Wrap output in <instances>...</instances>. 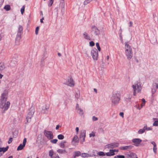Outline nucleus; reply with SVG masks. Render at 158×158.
<instances>
[{
    "instance_id": "nucleus-1",
    "label": "nucleus",
    "mask_w": 158,
    "mask_h": 158,
    "mask_svg": "<svg viewBox=\"0 0 158 158\" xmlns=\"http://www.w3.org/2000/svg\"><path fill=\"white\" fill-rule=\"evenodd\" d=\"M125 54L128 60H130L133 56V52L131 47L127 42L125 43Z\"/></svg>"
},
{
    "instance_id": "nucleus-2",
    "label": "nucleus",
    "mask_w": 158,
    "mask_h": 158,
    "mask_svg": "<svg viewBox=\"0 0 158 158\" xmlns=\"http://www.w3.org/2000/svg\"><path fill=\"white\" fill-rule=\"evenodd\" d=\"M120 99V95L118 93H114L111 97L112 105L116 106L119 102Z\"/></svg>"
},
{
    "instance_id": "nucleus-3",
    "label": "nucleus",
    "mask_w": 158,
    "mask_h": 158,
    "mask_svg": "<svg viewBox=\"0 0 158 158\" xmlns=\"http://www.w3.org/2000/svg\"><path fill=\"white\" fill-rule=\"evenodd\" d=\"M28 111V112L26 117L27 122L25 123L26 124L30 122L31 118L33 117L35 112V107L33 105L30 108Z\"/></svg>"
},
{
    "instance_id": "nucleus-4",
    "label": "nucleus",
    "mask_w": 158,
    "mask_h": 158,
    "mask_svg": "<svg viewBox=\"0 0 158 158\" xmlns=\"http://www.w3.org/2000/svg\"><path fill=\"white\" fill-rule=\"evenodd\" d=\"M7 93L6 91L3 93L1 95L0 99V108H3L6 105V102L7 101Z\"/></svg>"
},
{
    "instance_id": "nucleus-5",
    "label": "nucleus",
    "mask_w": 158,
    "mask_h": 158,
    "mask_svg": "<svg viewBox=\"0 0 158 158\" xmlns=\"http://www.w3.org/2000/svg\"><path fill=\"white\" fill-rule=\"evenodd\" d=\"M132 88L133 89V95L136 96V90L138 93H139L141 91L142 88L140 83H137L132 85Z\"/></svg>"
},
{
    "instance_id": "nucleus-6",
    "label": "nucleus",
    "mask_w": 158,
    "mask_h": 158,
    "mask_svg": "<svg viewBox=\"0 0 158 158\" xmlns=\"http://www.w3.org/2000/svg\"><path fill=\"white\" fill-rule=\"evenodd\" d=\"M64 84L67 85L71 87H73L75 85L73 80L70 76L64 82Z\"/></svg>"
},
{
    "instance_id": "nucleus-7",
    "label": "nucleus",
    "mask_w": 158,
    "mask_h": 158,
    "mask_svg": "<svg viewBox=\"0 0 158 158\" xmlns=\"http://www.w3.org/2000/svg\"><path fill=\"white\" fill-rule=\"evenodd\" d=\"M44 134L45 136L49 139H52L53 138V135L52 131L45 130L44 131Z\"/></svg>"
},
{
    "instance_id": "nucleus-8",
    "label": "nucleus",
    "mask_w": 158,
    "mask_h": 158,
    "mask_svg": "<svg viewBox=\"0 0 158 158\" xmlns=\"http://www.w3.org/2000/svg\"><path fill=\"white\" fill-rule=\"evenodd\" d=\"M91 54L94 60H98V51L96 48L91 51Z\"/></svg>"
},
{
    "instance_id": "nucleus-9",
    "label": "nucleus",
    "mask_w": 158,
    "mask_h": 158,
    "mask_svg": "<svg viewBox=\"0 0 158 158\" xmlns=\"http://www.w3.org/2000/svg\"><path fill=\"white\" fill-rule=\"evenodd\" d=\"M86 136V131L83 130L81 131L80 135V140L82 141V143L85 141V138Z\"/></svg>"
},
{
    "instance_id": "nucleus-10",
    "label": "nucleus",
    "mask_w": 158,
    "mask_h": 158,
    "mask_svg": "<svg viewBox=\"0 0 158 158\" xmlns=\"http://www.w3.org/2000/svg\"><path fill=\"white\" fill-rule=\"evenodd\" d=\"M119 145V143L117 142H114L108 144L106 145L108 148H114L118 147Z\"/></svg>"
},
{
    "instance_id": "nucleus-11",
    "label": "nucleus",
    "mask_w": 158,
    "mask_h": 158,
    "mask_svg": "<svg viewBox=\"0 0 158 158\" xmlns=\"http://www.w3.org/2000/svg\"><path fill=\"white\" fill-rule=\"evenodd\" d=\"M27 142V139L25 138L23 139V144H20L18 147L17 148V151H19L22 150L25 147Z\"/></svg>"
},
{
    "instance_id": "nucleus-12",
    "label": "nucleus",
    "mask_w": 158,
    "mask_h": 158,
    "mask_svg": "<svg viewBox=\"0 0 158 158\" xmlns=\"http://www.w3.org/2000/svg\"><path fill=\"white\" fill-rule=\"evenodd\" d=\"M141 139L139 138H135L132 139V142L134 143V145L136 146H138L139 144L142 142Z\"/></svg>"
},
{
    "instance_id": "nucleus-13",
    "label": "nucleus",
    "mask_w": 158,
    "mask_h": 158,
    "mask_svg": "<svg viewBox=\"0 0 158 158\" xmlns=\"http://www.w3.org/2000/svg\"><path fill=\"white\" fill-rule=\"evenodd\" d=\"M125 157L126 158H134L135 157H137V155L136 154L131 152L127 154H125Z\"/></svg>"
},
{
    "instance_id": "nucleus-14",
    "label": "nucleus",
    "mask_w": 158,
    "mask_h": 158,
    "mask_svg": "<svg viewBox=\"0 0 158 158\" xmlns=\"http://www.w3.org/2000/svg\"><path fill=\"white\" fill-rule=\"evenodd\" d=\"M92 31L96 35H98L100 34V31L95 26H93L92 27Z\"/></svg>"
},
{
    "instance_id": "nucleus-15",
    "label": "nucleus",
    "mask_w": 158,
    "mask_h": 158,
    "mask_svg": "<svg viewBox=\"0 0 158 158\" xmlns=\"http://www.w3.org/2000/svg\"><path fill=\"white\" fill-rule=\"evenodd\" d=\"M133 147V146L130 145L125 146H121L119 148L120 149L122 150L129 151Z\"/></svg>"
},
{
    "instance_id": "nucleus-16",
    "label": "nucleus",
    "mask_w": 158,
    "mask_h": 158,
    "mask_svg": "<svg viewBox=\"0 0 158 158\" xmlns=\"http://www.w3.org/2000/svg\"><path fill=\"white\" fill-rule=\"evenodd\" d=\"M49 106L45 105L42 107L41 112L43 113H46L48 112V110L49 109Z\"/></svg>"
},
{
    "instance_id": "nucleus-17",
    "label": "nucleus",
    "mask_w": 158,
    "mask_h": 158,
    "mask_svg": "<svg viewBox=\"0 0 158 158\" xmlns=\"http://www.w3.org/2000/svg\"><path fill=\"white\" fill-rule=\"evenodd\" d=\"M22 34L17 33L15 38V43L17 45L19 44V42L21 38V35Z\"/></svg>"
},
{
    "instance_id": "nucleus-18",
    "label": "nucleus",
    "mask_w": 158,
    "mask_h": 158,
    "mask_svg": "<svg viewBox=\"0 0 158 158\" xmlns=\"http://www.w3.org/2000/svg\"><path fill=\"white\" fill-rule=\"evenodd\" d=\"M114 151L115 150H112V149H110L109 151V152H106L105 154L107 156H114L115 155Z\"/></svg>"
},
{
    "instance_id": "nucleus-19",
    "label": "nucleus",
    "mask_w": 158,
    "mask_h": 158,
    "mask_svg": "<svg viewBox=\"0 0 158 158\" xmlns=\"http://www.w3.org/2000/svg\"><path fill=\"white\" fill-rule=\"evenodd\" d=\"M158 88V85L155 83V85H154L153 86L152 88V94H154L156 91V89Z\"/></svg>"
},
{
    "instance_id": "nucleus-20",
    "label": "nucleus",
    "mask_w": 158,
    "mask_h": 158,
    "mask_svg": "<svg viewBox=\"0 0 158 158\" xmlns=\"http://www.w3.org/2000/svg\"><path fill=\"white\" fill-rule=\"evenodd\" d=\"M16 59L15 58L12 59L10 63V65L11 67H14L15 66L16 63Z\"/></svg>"
},
{
    "instance_id": "nucleus-21",
    "label": "nucleus",
    "mask_w": 158,
    "mask_h": 158,
    "mask_svg": "<svg viewBox=\"0 0 158 158\" xmlns=\"http://www.w3.org/2000/svg\"><path fill=\"white\" fill-rule=\"evenodd\" d=\"M81 154L80 151H77L75 152L73 154V157L74 158H75L76 157L79 156H81Z\"/></svg>"
},
{
    "instance_id": "nucleus-22",
    "label": "nucleus",
    "mask_w": 158,
    "mask_h": 158,
    "mask_svg": "<svg viewBox=\"0 0 158 158\" xmlns=\"http://www.w3.org/2000/svg\"><path fill=\"white\" fill-rule=\"evenodd\" d=\"M83 35L84 36V38L87 39L88 40H90L91 38L88 35V34L86 33V32H85L83 34Z\"/></svg>"
},
{
    "instance_id": "nucleus-23",
    "label": "nucleus",
    "mask_w": 158,
    "mask_h": 158,
    "mask_svg": "<svg viewBox=\"0 0 158 158\" xmlns=\"http://www.w3.org/2000/svg\"><path fill=\"white\" fill-rule=\"evenodd\" d=\"M17 33L22 34L23 33V28L21 25H19Z\"/></svg>"
},
{
    "instance_id": "nucleus-24",
    "label": "nucleus",
    "mask_w": 158,
    "mask_h": 158,
    "mask_svg": "<svg viewBox=\"0 0 158 158\" xmlns=\"http://www.w3.org/2000/svg\"><path fill=\"white\" fill-rule=\"evenodd\" d=\"M78 142L79 139L78 136L76 135H75L72 139V143H73V142L78 143Z\"/></svg>"
},
{
    "instance_id": "nucleus-25",
    "label": "nucleus",
    "mask_w": 158,
    "mask_h": 158,
    "mask_svg": "<svg viewBox=\"0 0 158 158\" xmlns=\"http://www.w3.org/2000/svg\"><path fill=\"white\" fill-rule=\"evenodd\" d=\"M9 148L8 146H7L6 148H0V152H3V153L6 151Z\"/></svg>"
},
{
    "instance_id": "nucleus-26",
    "label": "nucleus",
    "mask_w": 158,
    "mask_h": 158,
    "mask_svg": "<svg viewBox=\"0 0 158 158\" xmlns=\"http://www.w3.org/2000/svg\"><path fill=\"white\" fill-rule=\"evenodd\" d=\"M6 68V66L2 62H0V71H2Z\"/></svg>"
},
{
    "instance_id": "nucleus-27",
    "label": "nucleus",
    "mask_w": 158,
    "mask_h": 158,
    "mask_svg": "<svg viewBox=\"0 0 158 158\" xmlns=\"http://www.w3.org/2000/svg\"><path fill=\"white\" fill-rule=\"evenodd\" d=\"M65 141H62L60 144V146L62 148H64L65 147L64 143H66Z\"/></svg>"
},
{
    "instance_id": "nucleus-28",
    "label": "nucleus",
    "mask_w": 158,
    "mask_h": 158,
    "mask_svg": "<svg viewBox=\"0 0 158 158\" xmlns=\"http://www.w3.org/2000/svg\"><path fill=\"white\" fill-rule=\"evenodd\" d=\"M57 152L61 154H64L66 153V151L64 149H59L57 150Z\"/></svg>"
},
{
    "instance_id": "nucleus-29",
    "label": "nucleus",
    "mask_w": 158,
    "mask_h": 158,
    "mask_svg": "<svg viewBox=\"0 0 158 158\" xmlns=\"http://www.w3.org/2000/svg\"><path fill=\"white\" fill-rule=\"evenodd\" d=\"M4 8L6 11H9L10 10L11 7L10 5H7L4 6Z\"/></svg>"
},
{
    "instance_id": "nucleus-30",
    "label": "nucleus",
    "mask_w": 158,
    "mask_h": 158,
    "mask_svg": "<svg viewBox=\"0 0 158 158\" xmlns=\"http://www.w3.org/2000/svg\"><path fill=\"white\" fill-rule=\"evenodd\" d=\"M10 105V102H9L8 101L6 102V105H5V106H4V110H6L8 109V108L9 106Z\"/></svg>"
},
{
    "instance_id": "nucleus-31",
    "label": "nucleus",
    "mask_w": 158,
    "mask_h": 158,
    "mask_svg": "<svg viewBox=\"0 0 158 158\" xmlns=\"http://www.w3.org/2000/svg\"><path fill=\"white\" fill-rule=\"evenodd\" d=\"M77 110V112L80 115H82L83 114V111L82 109L80 108H78V109Z\"/></svg>"
},
{
    "instance_id": "nucleus-32",
    "label": "nucleus",
    "mask_w": 158,
    "mask_h": 158,
    "mask_svg": "<svg viewBox=\"0 0 158 158\" xmlns=\"http://www.w3.org/2000/svg\"><path fill=\"white\" fill-rule=\"evenodd\" d=\"M89 154L87 153H84L81 154V156L83 157H89Z\"/></svg>"
},
{
    "instance_id": "nucleus-33",
    "label": "nucleus",
    "mask_w": 158,
    "mask_h": 158,
    "mask_svg": "<svg viewBox=\"0 0 158 158\" xmlns=\"http://www.w3.org/2000/svg\"><path fill=\"white\" fill-rule=\"evenodd\" d=\"M60 5L61 7H63L65 6L64 0H60Z\"/></svg>"
},
{
    "instance_id": "nucleus-34",
    "label": "nucleus",
    "mask_w": 158,
    "mask_h": 158,
    "mask_svg": "<svg viewBox=\"0 0 158 158\" xmlns=\"http://www.w3.org/2000/svg\"><path fill=\"white\" fill-rule=\"evenodd\" d=\"M145 131V129L144 128V127L142 129H140L138 131V133L139 134H141L143 133Z\"/></svg>"
},
{
    "instance_id": "nucleus-35",
    "label": "nucleus",
    "mask_w": 158,
    "mask_h": 158,
    "mask_svg": "<svg viewBox=\"0 0 158 158\" xmlns=\"http://www.w3.org/2000/svg\"><path fill=\"white\" fill-rule=\"evenodd\" d=\"M97 154L99 156H105L106 155L105 154L104 152H99L97 153Z\"/></svg>"
},
{
    "instance_id": "nucleus-36",
    "label": "nucleus",
    "mask_w": 158,
    "mask_h": 158,
    "mask_svg": "<svg viewBox=\"0 0 158 158\" xmlns=\"http://www.w3.org/2000/svg\"><path fill=\"white\" fill-rule=\"evenodd\" d=\"M57 137L59 139L62 140L64 139V136L62 134H60L57 136Z\"/></svg>"
},
{
    "instance_id": "nucleus-37",
    "label": "nucleus",
    "mask_w": 158,
    "mask_h": 158,
    "mask_svg": "<svg viewBox=\"0 0 158 158\" xmlns=\"http://www.w3.org/2000/svg\"><path fill=\"white\" fill-rule=\"evenodd\" d=\"M114 158H125V156L123 155H119L114 156Z\"/></svg>"
},
{
    "instance_id": "nucleus-38",
    "label": "nucleus",
    "mask_w": 158,
    "mask_h": 158,
    "mask_svg": "<svg viewBox=\"0 0 158 158\" xmlns=\"http://www.w3.org/2000/svg\"><path fill=\"white\" fill-rule=\"evenodd\" d=\"M54 152L52 150H50L49 152V155L52 158Z\"/></svg>"
},
{
    "instance_id": "nucleus-39",
    "label": "nucleus",
    "mask_w": 158,
    "mask_h": 158,
    "mask_svg": "<svg viewBox=\"0 0 158 158\" xmlns=\"http://www.w3.org/2000/svg\"><path fill=\"white\" fill-rule=\"evenodd\" d=\"M25 6H23L22 7L21 9V13L22 15H23L25 10Z\"/></svg>"
},
{
    "instance_id": "nucleus-40",
    "label": "nucleus",
    "mask_w": 158,
    "mask_h": 158,
    "mask_svg": "<svg viewBox=\"0 0 158 158\" xmlns=\"http://www.w3.org/2000/svg\"><path fill=\"white\" fill-rule=\"evenodd\" d=\"M96 45L98 49V50L100 51H101V48L99 46V44L98 43H97L96 44Z\"/></svg>"
},
{
    "instance_id": "nucleus-41",
    "label": "nucleus",
    "mask_w": 158,
    "mask_h": 158,
    "mask_svg": "<svg viewBox=\"0 0 158 158\" xmlns=\"http://www.w3.org/2000/svg\"><path fill=\"white\" fill-rule=\"evenodd\" d=\"M92 0H85L84 2V4L85 5H86Z\"/></svg>"
},
{
    "instance_id": "nucleus-42",
    "label": "nucleus",
    "mask_w": 158,
    "mask_h": 158,
    "mask_svg": "<svg viewBox=\"0 0 158 158\" xmlns=\"http://www.w3.org/2000/svg\"><path fill=\"white\" fill-rule=\"evenodd\" d=\"M144 128L145 129V130H146L147 131L149 130H152V128L151 127H148L147 126H144Z\"/></svg>"
},
{
    "instance_id": "nucleus-43",
    "label": "nucleus",
    "mask_w": 158,
    "mask_h": 158,
    "mask_svg": "<svg viewBox=\"0 0 158 158\" xmlns=\"http://www.w3.org/2000/svg\"><path fill=\"white\" fill-rule=\"evenodd\" d=\"M58 140L57 139H55L53 140H51V142L53 143H56Z\"/></svg>"
},
{
    "instance_id": "nucleus-44",
    "label": "nucleus",
    "mask_w": 158,
    "mask_h": 158,
    "mask_svg": "<svg viewBox=\"0 0 158 158\" xmlns=\"http://www.w3.org/2000/svg\"><path fill=\"white\" fill-rule=\"evenodd\" d=\"M39 29V27L38 26L36 27L35 30V34L36 35H38V31Z\"/></svg>"
},
{
    "instance_id": "nucleus-45",
    "label": "nucleus",
    "mask_w": 158,
    "mask_h": 158,
    "mask_svg": "<svg viewBox=\"0 0 158 158\" xmlns=\"http://www.w3.org/2000/svg\"><path fill=\"white\" fill-rule=\"evenodd\" d=\"M153 125L154 126H158V120L155 121L153 123Z\"/></svg>"
},
{
    "instance_id": "nucleus-46",
    "label": "nucleus",
    "mask_w": 158,
    "mask_h": 158,
    "mask_svg": "<svg viewBox=\"0 0 158 158\" xmlns=\"http://www.w3.org/2000/svg\"><path fill=\"white\" fill-rule=\"evenodd\" d=\"M156 150H157L156 145H155L153 146V151H154V152L155 153H156Z\"/></svg>"
},
{
    "instance_id": "nucleus-47",
    "label": "nucleus",
    "mask_w": 158,
    "mask_h": 158,
    "mask_svg": "<svg viewBox=\"0 0 158 158\" xmlns=\"http://www.w3.org/2000/svg\"><path fill=\"white\" fill-rule=\"evenodd\" d=\"M95 45L93 41L89 42V46L91 47L94 46Z\"/></svg>"
},
{
    "instance_id": "nucleus-48",
    "label": "nucleus",
    "mask_w": 158,
    "mask_h": 158,
    "mask_svg": "<svg viewBox=\"0 0 158 158\" xmlns=\"http://www.w3.org/2000/svg\"><path fill=\"white\" fill-rule=\"evenodd\" d=\"M54 0H50V2L48 4V6H52L53 2Z\"/></svg>"
},
{
    "instance_id": "nucleus-49",
    "label": "nucleus",
    "mask_w": 158,
    "mask_h": 158,
    "mask_svg": "<svg viewBox=\"0 0 158 158\" xmlns=\"http://www.w3.org/2000/svg\"><path fill=\"white\" fill-rule=\"evenodd\" d=\"M92 120L93 121H96L98 120V118L95 116H93L92 117Z\"/></svg>"
},
{
    "instance_id": "nucleus-50",
    "label": "nucleus",
    "mask_w": 158,
    "mask_h": 158,
    "mask_svg": "<svg viewBox=\"0 0 158 158\" xmlns=\"http://www.w3.org/2000/svg\"><path fill=\"white\" fill-rule=\"evenodd\" d=\"M95 136V133L92 132V133L89 134V137H94Z\"/></svg>"
},
{
    "instance_id": "nucleus-51",
    "label": "nucleus",
    "mask_w": 158,
    "mask_h": 158,
    "mask_svg": "<svg viewBox=\"0 0 158 158\" xmlns=\"http://www.w3.org/2000/svg\"><path fill=\"white\" fill-rule=\"evenodd\" d=\"M61 12L62 15H63L64 13V7H61Z\"/></svg>"
},
{
    "instance_id": "nucleus-52",
    "label": "nucleus",
    "mask_w": 158,
    "mask_h": 158,
    "mask_svg": "<svg viewBox=\"0 0 158 158\" xmlns=\"http://www.w3.org/2000/svg\"><path fill=\"white\" fill-rule=\"evenodd\" d=\"M12 140L13 139L12 138L10 137V138L8 142V143L9 144L11 143L12 142Z\"/></svg>"
},
{
    "instance_id": "nucleus-53",
    "label": "nucleus",
    "mask_w": 158,
    "mask_h": 158,
    "mask_svg": "<svg viewBox=\"0 0 158 158\" xmlns=\"http://www.w3.org/2000/svg\"><path fill=\"white\" fill-rule=\"evenodd\" d=\"M75 97L77 98H78L80 97L79 94L76 93V94H75Z\"/></svg>"
},
{
    "instance_id": "nucleus-54",
    "label": "nucleus",
    "mask_w": 158,
    "mask_h": 158,
    "mask_svg": "<svg viewBox=\"0 0 158 158\" xmlns=\"http://www.w3.org/2000/svg\"><path fill=\"white\" fill-rule=\"evenodd\" d=\"M54 10H55V12L56 13L57 15L58 14V8L56 7V8H55Z\"/></svg>"
},
{
    "instance_id": "nucleus-55",
    "label": "nucleus",
    "mask_w": 158,
    "mask_h": 158,
    "mask_svg": "<svg viewBox=\"0 0 158 158\" xmlns=\"http://www.w3.org/2000/svg\"><path fill=\"white\" fill-rule=\"evenodd\" d=\"M4 0H0V7L2 5L3 2H4Z\"/></svg>"
},
{
    "instance_id": "nucleus-56",
    "label": "nucleus",
    "mask_w": 158,
    "mask_h": 158,
    "mask_svg": "<svg viewBox=\"0 0 158 158\" xmlns=\"http://www.w3.org/2000/svg\"><path fill=\"white\" fill-rule=\"evenodd\" d=\"M119 115L122 117H123L124 113L123 112H121L119 113Z\"/></svg>"
},
{
    "instance_id": "nucleus-57",
    "label": "nucleus",
    "mask_w": 158,
    "mask_h": 158,
    "mask_svg": "<svg viewBox=\"0 0 158 158\" xmlns=\"http://www.w3.org/2000/svg\"><path fill=\"white\" fill-rule=\"evenodd\" d=\"M130 25L129 27H132L133 26V23L132 21H130L129 22Z\"/></svg>"
},
{
    "instance_id": "nucleus-58",
    "label": "nucleus",
    "mask_w": 158,
    "mask_h": 158,
    "mask_svg": "<svg viewBox=\"0 0 158 158\" xmlns=\"http://www.w3.org/2000/svg\"><path fill=\"white\" fill-rule=\"evenodd\" d=\"M60 127V126L59 125H57L56 126V130H58L59 129V128Z\"/></svg>"
},
{
    "instance_id": "nucleus-59",
    "label": "nucleus",
    "mask_w": 158,
    "mask_h": 158,
    "mask_svg": "<svg viewBox=\"0 0 158 158\" xmlns=\"http://www.w3.org/2000/svg\"><path fill=\"white\" fill-rule=\"evenodd\" d=\"M76 131L77 134L78 133V131H79V128L78 127H76Z\"/></svg>"
},
{
    "instance_id": "nucleus-60",
    "label": "nucleus",
    "mask_w": 158,
    "mask_h": 158,
    "mask_svg": "<svg viewBox=\"0 0 158 158\" xmlns=\"http://www.w3.org/2000/svg\"><path fill=\"white\" fill-rule=\"evenodd\" d=\"M142 101L143 102V103L144 104H145V102H146V101L145 100V99L144 98H142Z\"/></svg>"
},
{
    "instance_id": "nucleus-61",
    "label": "nucleus",
    "mask_w": 158,
    "mask_h": 158,
    "mask_svg": "<svg viewBox=\"0 0 158 158\" xmlns=\"http://www.w3.org/2000/svg\"><path fill=\"white\" fill-rule=\"evenodd\" d=\"M44 19V17H43L41 19H40V22L41 23H43V20Z\"/></svg>"
},
{
    "instance_id": "nucleus-62",
    "label": "nucleus",
    "mask_w": 158,
    "mask_h": 158,
    "mask_svg": "<svg viewBox=\"0 0 158 158\" xmlns=\"http://www.w3.org/2000/svg\"><path fill=\"white\" fill-rule=\"evenodd\" d=\"M94 156L95 157V156H96L94 154H92V155L91 154H89V156Z\"/></svg>"
},
{
    "instance_id": "nucleus-63",
    "label": "nucleus",
    "mask_w": 158,
    "mask_h": 158,
    "mask_svg": "<svg viewBox=\"0 0 158 158\" xmlns=\"http://www.w3.org/2000/svg\"><path fill=\"white\" fill-rule=\"evenodd\" d=\"M151 143L152 144H153V146H154V145H156V143H155V142H154V141H152V142H151Z\"/></svg>"
},
{
    "instance_id": "nucleus-64",
    "label": "nucleus",
    "mask_w": 158,
    "mask_h": 158,
    "mask_svg": "<svg viewBox=\"0 0 158 158\" xmlns=\"http://www.w3.org/2000/svg\"><path fill=\"white\" fill-rule=\"evenodd\" d=\"M142 107V106H141L140 107L139 106L136 107L137 109L139 110H140Z\"/></svg>"
}]
</instances>
